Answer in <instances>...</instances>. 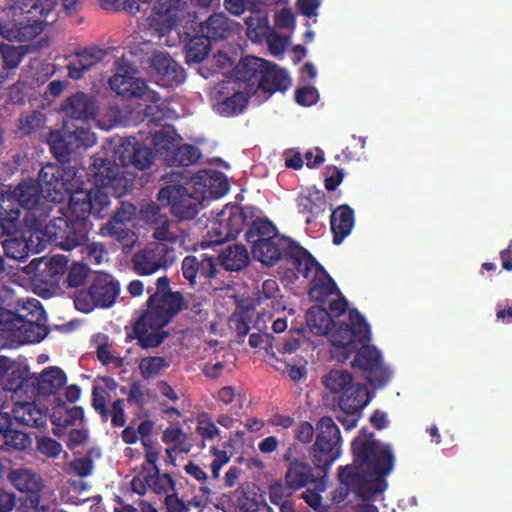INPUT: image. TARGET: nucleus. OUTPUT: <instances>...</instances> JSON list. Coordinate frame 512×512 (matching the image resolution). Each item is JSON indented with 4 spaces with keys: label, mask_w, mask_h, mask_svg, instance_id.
<instances>
[{
    "label": "nucleus",
    "mask_w": 512,
    "mask_h": 512,
    "mask_svg": "<svg viewBox=\"0 0 512 512\" xmlns=\"http://www.w3.org/2000/svg\"><path fill=\"white\" fill-rule=\"evenodd\" d=\"M291 86V78L288 72L277 64L268 61L267 70L260 81V92L269 99L276 92L284 93Z\"/></svg>",
    "instance_id": "473e14b6"
},
{
    "label": "nucleus",
    "mask_w": 512,
    "mask_h": 512,
    "mask_svg": "<svg viewBox=\"0 0 512 512\" xmlns=\"http://www.w3.org/2000/svg\"><path fill=\"white\" fill-rule=\"evenodd\" d=\"M101 53V50L93 48L76 52V57L66 66L69 77L74 80L81 79L84 72L90 70L101 60Z\"/></svg>",
    "instance_id": "79ce46f5"
},
{
    "label": "nucleus",
    "mask_w": 512,
    "mask_h": 512,
    "mask_svg": "<svg viewBox=\"0 0 512 512\" xmlns=\"http://www.w3.org/2000/svg\"><path fill=\"white\" fill-rule=\"evenodd\" d=\"M157 199L162 206L169 207L171 214L179 220L194 219L201 205L200 197L189 192L181 184L162 187Z\"/></svg>",
    "instance_id": "dca6fc26"
},
{
    "label": "nucleus",
    "mask_w": 512,
    "mask_h": 512,
    "mask_svg": "<svg viewBox=\"0 0 512 512\" xmlns=\"http://www.w3.org/2000/svg\"><path fill=\"white\" fill-rule=\"evenodd\" d=\"M100 234L104 237H110L126 247L132 245L136 240L135 232L123 220L109 219L101 226Z\"/></svg>",
    "instance_id": "c03bdc74"
},
{
    "label": "nucleus",
    "mask_w": 512,
    "mask_h": 512,
    "mask_svg": "<svg viewBox=\"0 0 512 512\" xmlns=\"http://www.w3.org/2000/svg\"><path fill=\"white\" fill-rule=\"evenodd\" d=\"M349 323L334 321L328 331L333 347L343 352H380L370 343L371 329L364 316L357 309L348 312Z\"/></svg>",
    "instance_id": "6e6552de"
},
{
    "label": "nucleus",
    "mask_w": 512,
    "mask_h": 512,
    "mask_svg": "<svg viewBox=\"0 0 512 512\" xmlns=\"http://www.w3.org/2000/svg\"><path fill=\"white\" fill-rule=\"evenodd\" d=\"M14 419L31 428H43L47 424L48 409L40 407L35 401L17 402L12 409Z\"/></svg>",
    "instance_id": "7c9ffc66"
},
{
    "label": "nucleus",
    "mask_w": 512,
    "mask_h": 512,
    "mask_svg": "<svg viewBox=\"0 0 512 512\" xmlns=\"http://www.w3.org/2000/svg\"><path fill=\"white\" fill-rule=\"evenodd\" d=\"M226 271L238 272L246 268L250 263V255L242 244H232L222 249L215 258Z\"/></svg>",
    "instance_id": "e433bc0d"
},
{
    "label": "nucleus",
    "mask_w": 512,
    "mask_h": 512,
    "mask_svg": "<svg viewBox=\"0 0 512 512\" xmlns=\"http://www.w3.org/2000/svg\"><path fill=\"white\" fill-rule=\"evenodd\" d=\"M308 252L298 242L279 233L251 247L254 259L262 264L273 266L280 260H285L294 269L301 266V261L307 257Z\"/></svg>",
    "instance_id": "9b49d317"
},
{
    "label": "nucleus",
    "mask_w": 512,
    "mask_h": 512,
    "mask_svg": "<svg viewBox=\"0 0 512 512\" xmlns=\"http://www.w3.org/2000/svg\"><path fill=\"white\" fill-rule=\"evenodd\" d=\"M162 441L172 446L178 447L181 452H189V447H184L187 440V434L179 426H169L162 433Z\"/></svg>",
    "instance_id": "e2e57ef3"
},
{
    "label": "nucleus",
    "mask_w": 512,
    "mask_h": 512,
    "mask_svg": "<svg viewBox=\"0 0 512 512\" xmlns=\"http://www.w3.org/2000/svg\"><path fill=\"white\" fill-rule=\"evenodd\" d=\"M76 171L73 167H63L54 163H46L38 173V185H41L42 194L50 200L63 202L72 190V183Z\"/></svg>",
    "instance_id": "2eb2a0df"
},
{
    "label": "nucleus",
    "mask_w": 512,
    "mask_h": 512,
    "mask_svg": "<svg viewBox=\"0 0 512 512\" xmlns=\"http://www.w3.org/2000/svg\"><path fill=\"white\" fill-rule=\"evenodd\" d=\"M353 464L341 466L338 478L342 485L355 491L363 500H370L388 486L385 477L393 470L395 457L390 444L382 445L373 432L362 428L351 443Z\"/></svg>",
    "instance_id": "f257e3e1"
},
{
    "label": "nucleus",
    "mask_w": 512,
    "mask_h": 512,
    "mask_svg": "<svg viewBox=\"0 0 512 512\" xmlns=\"http://www.w3.org/2000/svg\"><path fill=\"white\" fill-rule=\"evenodd\" d=\"M17 230L12 231L10 235L2 242V248L6 257L24 261L31 252H34L33 241L24 235H17Z\"/></svg>",
    "instance_id": "37998d69"
},
{
    "label": "nucleus",
    "mask_w": 512,
    "mask_h": 512,
    "mask_svg": "<svg viewBox=\"0 0 512 512\" xmlns=\"http://www.w3.org/2000/svg\"><path fill=\"white\" fill-rule=\"evenodd\" d=\"M136 475L130 482L131 490L143 496L148 490L157 495L172 493L176 488V481L170 473H161L160 468L149 470V467L142 464L140 468L135 469Z\"/></svg>",
    "instance_id": "6ab92c4d"
},
{
    "label": "nucleus",
    "mask_w": 512,
    "mask_h": 512,
    "mask_svg": "<svg viewBox=\"0 0 512 512\" xmlns=\"http://www.w3.org/2000/svg\"><path fill=\"white\" fill-rule=\"evenodd\" d=\"M109 397V393L106 391L104 387L99 384H93L92 389V406L96 412H98L103 421H107L108 415V407H107V399Z\"/></svg>",
    "instance_id": "69168bd1"
},
{
    "label": "nucleus",
    "mask_w": 512,
    "mask_h": 512,
    "mask_svg": "<svg viewBox=\"0 0 512 512\" xmlns=\"http://www.w3.org/2000/svg\"><path fill=\"white\" fill-rule=\"evenodd\" d=\"M261 7L257 12H251L253 15L245 18L246 35L253 42H261L268 31V18L262 12Z\"/></svg>",
    "instance_id": "603ef678"
},
{
    "label": "nucleus",
    "mask_w": 512,
    "mask_h": 512,
    "mask_svg": "<svg viewBox=\"0 0 512 512\" xmlns=\"http://www.w3.org/2000/svg\"><path fill=\"white\" fill-rule=\"evenodd\" d=\"M88 233L89 231L82 222H76L72 217L62 214L48 222L43 236L47 237L50 243L70 251L85 244L88 240Z\"/></svg>",
    "instance_id": "ddd939ff"
},
{
    "label": "nucleus",
    "mask_w": 512,
    "mask_h": 512,
    "mask_svg": "<svg viewBox=\"0 0 512 512\" xmlns=\"http://www.w3.org/2000/svg\"><path fill=\"white\" fill-rule=\"evenodd\" d=\"M195 186L202 193L208 192L213 197H221L228 191V182L222 173L211 170H200L192 176Z\"/></svg>",
    "instance_id": "4c0bfd02"
},
{
    "label": "nucleus",
    "mask_w": 512,
    "mask_h": 512,
    "mask_svg": "<svg viewBox=\"0 0 512 512\" xmlns=\"http://www.w3.org/2000/svg\"><path fill=\"white\" fill-rule=\"evenodd\" d=\"M67 382L66 374L59 367H48L39 376L33 374V398L55 395Z\"/></svg>",
    "instance_id": "bb28decb"
},
{
    "label": "nucleus",
    "mask_w": 512,
    "mask_h": 512,
    "mask_svg": "<svg viewBox=\"0 0 512 512\" xmlns=\"http://www.w3.org/2000/svg\"><path fill=\"white\" fill-rule=\"evenodd\" d=\"M21 209L11 190L0 192V226L3 234L10 235L20 226Z\"/></svg>",
    "instance_id": "c9c22d12"
},
{
    "label": "nucleus",
    "mask_w": 512,
    "mask_h": 512,
    "mask_svg": "<svg viewBox=\"0 0 512 512\" xmlns=\"http://www.w3.org/2000/svg\"><path fill=\"white\" fill-rule=\"evenodd\" d=\"M350 365L374 388H384L392 379V371L383 363L382 354H354Z\"/></svg>",
    "instance_id": "aec40b11"
},
{
    "label": "nucleus",
    "mask_w": 512,
    "mask_h": 512,
    "mask_svg": "<svg viewBox=\"0 0 512 512\" xmlns=\"http://www.w3.org/2000/svg\"><path fill=\"white\" fill-rule=\"evenodd\" d=\"M151 73L158 83L166 88L177 87L186 79L185 68L168 53L155 51L149 58Z\"/></svg>",
    "instance_id": "4be33fe9"
},
{
    "label": "nucleus",
    "mask_w": 512,
    "mask_h": 512,
    "mask_svg": "<svg viewBox=\"0 0 512 512\" xmlns=\"http://www.w3.org/2000/svg\"><path fill=\"white\" fill-rule=\"evenodd\" d=\"M296 491L298 489L295 486H291L286 481L284 483L278 481L269 486V499L273 504L279 503L280 501L291 499Z\"/></svg>",
    "instance_id": "0e129e2a"
},
{
    "label": "nucleus",
    "mask_w": 512,
    "mask_h": 512,
    "mask_svg": "<svg viewBox=\"0 0 512 512\" xmlns=\"http://www.w3.org/2000/svg\"><path fill=\"white\" fill-rule=\"evenodd\" d=\"M355 224L354 210L346 204L334 209L330 216L333 243L340 245L349 236Z\"/></svg>",
    "instance_id": "72a5a7b5"
},
{
    "label": "nucleus",
    "mask_w": 512,
    "mask_h": 512,
    "mask_svg": "<svg viewBox=\"0 0 512 512\" xmlns=\"http://www.w3.org/2000/svg\"><path fill=\"white\" fill-rule=\"evenodd\" d=\"M231 95L225 96L215 106L214 110L217 114L224 117H235L242 114L248 106L251 95L243 89H239V85L232 88Z\"/></svg>",
    "instance_id": "58836bf2"
},
{
    "label": "nucleus",
    "mask_w": 512,
    "mask_h": 512,
    "mask_svg": "<svg viewBox=\"0 0 512 512\" xmlns=\"http://www.w3.org/2000/svg\"><path fill=\"white\" fill-rule=\"evenodd\" d=\"M152 142L154 145V151L150 149L153 154V159L155 157H159L165 163L168 162L169 155L172 154L176 146L178 145V141L174 136V133L168 130H160L153 134Z\"/></svg>",
    "instance_id": "09e8293b"
},
{
    "label": "nucleus",
    "mask_w": 512,
    "mask_h": 512,
    "mask_svg": "<svg viewBox=\"0 0 512 512\" xmlns=\"http://www.w3.org/2000/svg\"><path fill=\"white\" fill-rule=\"evenodd\" d=\"M167 164L169 166H190L195 164L202 156L199 148L192 144H179L171 155Z\"/></svg>",
    "instance_id": "3c124183"
},
{
    "label": "nucleus",
    "mask_w": 512,
    "mask_h": 512,
    "mask_svg": "<svg viewBox=\"0 0 512 512\" xmlns=\"http://www.w3.org/2000/svg\"><path fill=\"white\" fill-rule=\"evenodd\" d=\"M297 207L300 214L307 215V224L322 215L327 208V200L324 192L315 187L307 188L301 192L297 199Z\"/></svg>",
    "instance_id": "c85d7f7f"
},
{
    "label": "nucleus",
    "mask_w": 512,
    "mask_h": 512,
    "mask_svg": "<svg viewBox=\"0 0 512 512\" xmlns=\"http://www.w3.org/2000/svg\"><path fill=\"white\" fill-rule=\"evenodd\" d=\"M211 43L202 35L196 32L185 44V59L188 64L201 63L209 55Z\"/></svg>",
    "instance_id": "8fccbe9b"
},
{
    "label": "nucleus",
    "mask_w": 512,
    "mask_h": 512,
    "mask_svg": "<svg viewBox=\"0 0 512 512\" xmlns=\"http://www.w3.org/2000/svg\"><path fill=\"white\" fill-rule=\"evenodd\" d=\"M169 362L164 357H143L139 363V370L144 380L160 375L161 371L169 367Z\"/></svg>",
    "instance_id": "6e6d98bb"
},
{
    "label": "nucleus",
    "mask_w": 512,
    "mask_h": 512,
    "mask_svg": "<svg viewBox=\"0 0 512 512\" xmlns=\"http://www.w3.org/2000/svg\"><path fill=\"white\" fill-rule=\"evenodd\" d=\"M69 197V212L68 216L76 220V222H82L86 226L87 230L90 229L89 217L94 215L93 212V200L87 190H79L70 192Z\"/></svg>",
    "instance_id": "ea45409f"
},
{
    "label": "nucleus",
    "mask_w": 512,
    "mask_h": 512,
    "mask_svg": "<svg viewBox=\"0 0 512 512\" xmlns=\"http://www.w3.org/2000/svg\"><path fill=\"white\" fill-rule=\"evenodd\" d=\"M263 6L264 0H224L225 9L235 16H240L245 11L257 12Z\"/></svg>",
    "instance_id": "680f3d73"
},
{
    "label": "nucleus",
    "mask_w": 512,
    "mask_h": 512,
    "mask_svg": "<svg viewBox=\"0 0 512 512\" xmlns=\"http://www.w3.org/2000/svg\"><path fill=\"white\" fill-rule=\"evenodd\" d=\"M32 377L33 374L30 373L27 366H12L2 388L18 397L33 398Z\"/></svg>",
    "instance_id": "f704fd0d"
},
{
    "label": "nucleus",
    "mask_w": 512,
    "mask_h": 512,
    "mask_svg": "<svg viewBox=\"0 0 512 512\" xmlns=\"http://www.w3.org/2000/svg\"><path fill=\"white\" fill-rule=\"evenodd\" d=\"M4 448L15 451H23L31 447L32 439L26 432L13 429L12 426L6 430L2 437Z\"/></svg>",
    "instance_id": "864d4df0"
},
{
    "label": "nucleus",
    "mask_w": 512,
    "mask_h": 512,
    "mask_svg": "<svg viewBox=\"0 0 512 512\" xmlns=\"http://www.w3.org/2000/svg\"><path fill=\"white\" fill-rule=\"evenodd\" d=\"M119 294V281L108 273H100L94 277L88 289L75 291L74 305L82 313H90L96 308L107 309L115 304Z\"/></svg>",
    "instance_id": "9d476101"
},
{
    "label": "nucleus",
    "mask_w": 512,
    "mask_h": 512,
    "mask_svg": "<svg viewBox=\"0 0 512 512\" xmlns=\"http://www.w3.org/2000/svg\"><path fill=\"white\" fill-rule=\"evenodd\" d=\"M11 485L19 492L26 493V503L38 504L37 494L45 487L41 475L27 468L12 469L8 474Z\"/></svg>",
    "instance_id": "a878e982"
},
{
    "label": "nucleus",
    "mask_w": 512,
    "mask_h": 512,
    "mask_svg": "<svg viewBox=\"0 0 512 512\" xmlns=\"http://www.w3.org/2000/svg\"><path fill=\"white\" fill-rule=\"evenodd\" d=\"M49 418L58 429L66 428L75 425L77 420H83L84 409L81 406L68 407L61 397H57Z\"/></svg>",
    "instance_id": "a19ab883"
},
{
    "label": "nucleus",
    "mask_w": 512,
    "mask_h": 512,
    "mask_svg": "<svg viewBox=\"0 0 512 512\" xmlns=\"http://www.w3.org/2000/svg\"><path fill=\"white\" fill-rule=\"evenodd\" d=\"M182 276L191 287L203 285L216 277L217 262L208 254L188 255L182 260Z\"/></svg>",
    "instance_id": "5701e85b"
},
{
    "label": "nucleus",
    "mask_w": 512,
    "mask_h": 512,
    "mask_svg": "<svg viewBox=\"0 0 512 512\" xmlns=\"http://www.w3.org/2000/svg\"><path fill=\"white\" fill-rule=\"evenodd\" d=\"M11 325L2 332L0 348L17 349L21 345L39 343L48 334L46 312L41 302L35 298L18 300L16 314Z\"/></svg>",
    "instance_id": "423d86ee"
},
{
    "label": "nucleus",
    "mask_w": 512,
    "mask_h": 512,
    "mask_svg": "<svg viewBox=\"0 0 512 512\" xmlns=\"http://www.w3.org/2000/svg\"><path fill=\"white\" fill-rule=\"evenodd\" d=\"M67 276H64L62 284H66L68 288H78L85 285L90 273L87 265L81 263H73L67 267Z\"/></svg>",
    "instance_id": "bf43d9fd"
},
{
    "label": "nucleus",
    "mask_w": 512,
    "mask_h": 512,
    "mask_svg": "<svg viewBox=\"0 0 512 512\" xmlns=\"http://www.w3.org/2000/svg\"><path fill=\"white\" fill-rule=\"evenodd\" d=\"M11 193L19 203L20 209H26L42 196L41 185L33 178L21 181Z\"/></svg>",
    "instance_id": "49530a36"
},
{
    "label": "nucleus",
    "mask_w": 512,
    "mask_h": 512,
    "mask_svg": "<svg viewBox=\"0 0 512 512\" xmlns=\"http://www.w3.org/2000/svg\"><path fill=\"white\" fill-rule=\"evenodd\" d=\"M175 260V247L166 243L151 242L133 254L131 263L136 274L145 276L170 267Z\"/></svg>",
    "instance_id": "4468645a"
},
{
    "label": "nucleus",
    "mask_w": 512,
    "mask_h": 512,
    "mask_svg": "<svg viewBox=\"0 0 512 512\" xmlns=\"http://www.w3.org/2000/svg\"><path fill=\"white\" fill-rule=\"evenodd\" d=\"M370 400L367 387L361 383H354L339 395L338 406L345 414H358Z\"/></svg>",
    "instance_id": "2f4dec72"
},
{
    "label": "nucleus",
    "mask_w": 512,
    "mask_h": 512,
    "mask_svg": "<svg viewBox=\"0 0 512 512\" xmlns=\"http://www.w3.org/2000/svg\"><path fill=\"white\" fill-rule=\"evenodd\" d=\"M23 58L22 53L16 47L3 45L0 48V63L2 69H14L18 67Z\"/></svg>",
    "instance_id": "338daca9"
},
{
    "label": "nucleus",
    "mask_w": 512,
    "mask_h": 512,
    "mask_svg": "<svg viewBox=\"0 0 512 512\" xmlns=\"http://www.w3.org/2000/svg\"><path fill=\"white\" fill-rule=\"evenodd\" d=\"M295 270L310 281L308 295L315 302H325L330 295L339 291L335 281L310 252Z\"/></svg>",
    "instance_id": "f3484780"
},
{
    "label": "nucleus",
    "mask_w": 512,
    "mask_h": 512,
    "mask_svg": "<svg viewBox=\"0 0 512 512\" xmlns=\"http://www.w3.org/2000/svg\"><path fill=\"white\" fill-rule=\"evenodd\" d=\"M176 226V224H171L169 221H164L154 229L153 237L158 240V242L166 243L171 247L175 245L182 246L185 242L186 235L176 234L172 230V228Z\"/></svg>",
    "instance_id": "4d7b16f0"
},
{
    "label": "nucleus",
    "mask_w": 512,
    "mask_h": 512,
    "mask_svg": "<svg viewBox=\"0 0 512 512\" xmlns=\"http://www.w3.org/2000/svg\"><path fill=\"white\" fill-rule=\"evenodd\" d=\"M323 384L332 393H342L350 385L354 384L352 375L344 370H331L328 375L323 378Z\"/></svg>",
    "instance_id": "5fc2aeb1"
},
{
    "label": "nucleus",
    "mask_w": 512,
    "mask_h": 512,
    "mask_svg": "<svg viewBox=\"0 0 512 512\" xmlns=\"http://www.w3.org/2000/svg\"><path fill=\"white\" fill-rule=\"evenodd\" d=\"M91 133L88 127H75L70 122H64L63 131L52 134L49 146L52 155L58 162L65 164L70 161V156L81 146L91 145Z\"/></svg>",
    "instance_id": "a211bd4d"
},
{
    "label": "nucleus",
    "mask_w": 512,
    "mask_h": 512,
    "mask_svg": "<svg viewBox=\"0 0 512 512\" xmlns=\"http://www.w3.org/2000/svg\"><path fill=\"white\" fill-rule=\"evenodd\" d=\"M155 285V289H147L150 294L147 309L127 333L125 340L128 343L136 340L141 349L154 348L163 342L168 336L163 328L183 309L185 303L180 292L171 291L167 276L159 277Z\"/></svg>",
    "instance_id": "20e7f679"
},
{
    "label": "nucleus",
    "mask_w": 512,
    "mask_h": 512,
    "mask_svg": "<svg viewBox=\"0 0 512 512\" xmlns=\"http://www.w3.org/2000/svg\"><path fill=\"white\" fill-rule=\"evenodd\" d=\"M137 71V64L130 63L125 55L122 56L116 61V73L109 79L111 90L126 99L142 98L159 102L160 94L150 90L143 79L135 77Z\"/></svg>",
    "instance_id": "f8f14e48"
},
{
    "label": "nucleus",
    "mask_w": 512,
    "mask_h": 512,
    "mask_svg": "<svg viewBox=\"0 0 512 512\" xmlns=\"http://www.w3.org/2000/svg\"><path fill=\"white\" fill-rule=\"evenodd\" d=\"M247 226L246 241L255 246L265 240L271 239L278 233L276 226L268 219L262 217V210L256 206L238 204L226 205L211 222L208 234L213 242L221 244L236 238Z\"/></svg>",
    "instance_id": "39448f33"
},
{
    "label": "nucleus",
    "mask_w": 512,
    "mask_h": 512,
    "mask_svg": "<svg viewBox=\"0 0 512 512\" xmlns=\"http://www.w3.org/2000/svg\"><path fill=\"white\" fill-rule=\"evenodd\" d=\"M88 192L91 196V200H93L94 215L97 218H103V212L110 204L109 194L111 192V188L95 186V189L89 190Z\"/></svg>",
    "instance_id": "052dcab7"
},
{
    "label": "nucleus",
    "mask_w": 512,
    "mask_h": 512,
    "mask_svg": "<svg viewBox=\"0 0 512 512\" xmlns=\"http://www.w3.org/2000/svg\"><path fill=\"white\" fill-rule=\"evenodd\" d=\"M53 11L51 2L35 0L21 10L17 18L0 19V35L9 40L26 42L34 39L48 24V16Z\"/></svg>",
    "instance_id": "0eeeda50"
},
{
    "label": "nucleus",
    "mask_w": 512,
    "mask_h": 512,
    "mask_svg": "<svg viewBox=\"0 0 512 512\" xmlns=\"http://www.w3.org/2000/svg\"><path fill=\"white\" fill-rule=\"evenodd\" d=\"M333 323L334 320L326 308L315 305L306 312V324L314 334L328 335V331Z\"/></svg>",
    "instance_id": "de8ad7c7"
},
{
    "label": "nucleus",
    "mask_w": 512,
    "mask_h": 512,
    "mask_svg": "<svg viewBox=\"0 0 512 512\" xmlns=\"http://www.w3.org/2000/svg\"><path fill=\"white\" fill-rule=\"evenodd\" d=\"M58 203L59 202L50 200L47 195L42 194L40 199L33 202L31 206L25 209V225L30 231L43 235L45 227L48 224L47 219L51 216L53 209Z\"/></svg>",
    "instance_id": "cd10ccee"
},
{
    "label": "nucleus",
    "mask_w": 512,
    "mask_h": 512,
    "mask_svg": "<svg viewBox=\"0 0 512 512\" xmlns=\"http://www.w3.org/2000/svg\"><path fill=\"white\" fill-rule=\"evenodd\" d=\"M47 122V117L44 113L38 110L22 112L16 123V133L21 136H30L44 130Z\"/></svg>",
    "instance_id": "a18cd8bd"
},
{
    "label": "nucleus",
    "mask_w": 512,
    "mask_h": 512,
    "mask_svg": "<svg viewBox=\"0 0 512 512\" xmlns=\"http://www.w3.org/2000/svg\"><path fill=\"white\" fill-rule=\"evenodd\" d=\"M341 441L340 429L332 417H321L317 422L315 442L309 449L313 466L308 463L305 456H294V446L289 447L282 456L288 463L284 475L286 482L300 490L318 481L319 476L315 471L320 470L323 477L326 476L331 465L341 455Z\"/></svg>",
    "instance_id": "f03ea898"
},
{
    "label": "nucleus",
    "mask_w": 512,
    "mask_h": 512,
    "mask_svg": "<svg viewBox=\"0 0 512 512\" xmlns=\"http://www.w3.org/2000/svg\"><path fill=\"white\" fill-rule=\"evenodd\" d=\"M268 61L255 57L246 56L242 58L234 68L235 84L251 96L260 92V81L267 70Z\"/></svg>",
    "instance_id": "b1692460"
},
{
    "label": "nucleus",
    "mask_w": 512,
    "mask_h": 512,
    "mask_svg": "<svg viewBox=\"0 0 512 512\" xmlns=\"http://www.w3.org/2000/svg\"><path fill=\"white\" fill-rule=\"evenodd\" d=\"M24 272L30 275L31 283L38 295L50 298L59 294L67 272V259L61 255L50 258H34Z\"/></svg>",
    "instance_id": "1a4fd4ad"
},
{
    "label": "nucleus",
    "mask_w": 512,
    "mask_h": 512,
    "mask_svg": "<svg viewBox=\"0 0 512 512\" xmlns=\"http://www.w3.org/2000/svg\"><path fill=\"white\" fill-rule=\"evenodd\" d=\"M239 507L241 512H274L264 500L256 497L240 498Z\"/></svg>",
    "instance_id": "774afa93"
},
{
    "label": "nucleus",
    "mask_w": 512,
    "mask_h": 512,
    "mask_svg": "<svg viewBox=\"0 0 512 512\" xmlns=\"http://www.w3.org/2000/svg\"><path fill=\"white\" fill-rule=\"evenodd\" d=\"M186 5L184 0H156L152 25L161 35L169 33L179 23Z\"/></svg>",
    "instance_id": "393cba45"
},
{
    "label": "nucleus",
    "mask_w": 512,
    "mask_h": 512,
    "mask_svg": "<svg viewBox=\"0 0 512 512\" xmlns=\"http://www.w3.org/2000/svg\"><path fill=\"white\" fill-rule=\"evenodd\" d=\"M61 109L66 115L64 122L71 121L74 129L75 127L89 128V121L97 116L99 106L95 96L77 92L62 103Z\"/></svg>",
    "instance_id": "412c9836"
},
{
    "label": "nucleus",
    "mask_w": 512,
    "mask_h": 512,
    "mask_svg": "<svg viewBox=\"0 0 512 512\" xmlns=\"http://www.w3.org/2000/svg\"><path fill=\"white\" fill-rule=\"evenodd\" d=\"M100 7L107 11H125L136 15L143 10L141 0H99Z\"/></svg>",
    "instance_id": "13d9d810"
},
{
    "label": "nucleus",
    "mask_w": 512,
    "mask_h": 512,
    "mask_svg": "<svg viewBox=\"0 0 512 512\" xmlns=\"http://www.w3.org/2000/svg\"><path fill=\"white\" fill-rule=\"evenodd\" d=\"M195 31L204 35L212 44L228 39L233 34V23L223 12L213 13Z\"/></svg>",
    "instance_id": "c756f323"
},
{
    "label": "nucleus",
    "mask_w": 512,
    "mask_h": 512,
    "mask_svg": "<svg viewBox=\"0 0 512 512\" xmlns=\"http://www.w3.org/2000/svg\"><path fill=\"white\" fill-rule=\"evenodd\" d=\"M114 160L97 153L93 156L92 177L95 186L111 188V193L120 198L133 190L135 176L126 169L133 167L144 171L153 164V154L149 147L135 137L127 138L114 149Z\"/></svg>",
    "instance_id": "7ed1b4c3"
}]
</instances>
